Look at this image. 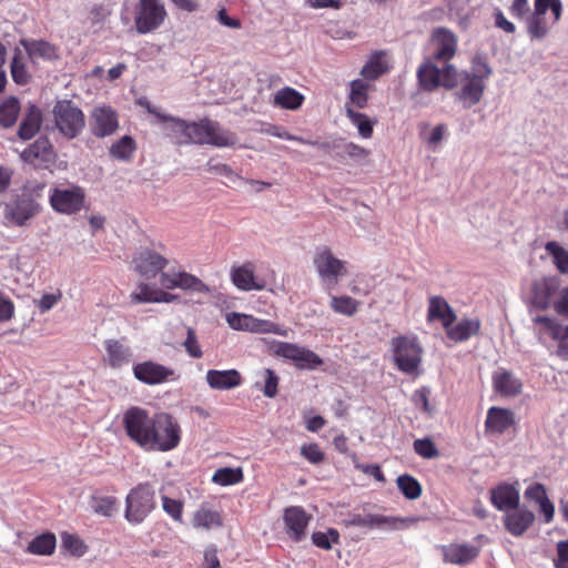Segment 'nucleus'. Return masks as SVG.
<instances>
[{"label": "nucleus", "instance_id": "obj_1", "mask_svg": "<svg viewBox=\"0 0 568 568\" xmlns=\"http://www.w3.org/2000/svg\"><path fill=\"white\" fill-rule=\"evenodd\" d=\"M169 261L155 251L142 248L132 260L133 270L143 278L152 280L160 274V283L166 290L181 288L209 294L211 288L199 277L186 272H163Z\"/></svg>", "mask_w": 568, "mask_h": 568}, {"label": "nucleus", "instance_id": "obj_2", "mask_svg": "<svg viewBox=\"0 0 568 568\" xmlns=\"http://www.w3.org/2000/svg\"><path fill=\"white\" fill-rule=\"evenodd\" d=\"M390 349L397 369L409 376L420 374L424 349L415 335H400L392 338Z\"/></svg>", "mask_w": 568, "mask_h": 568}, {"label": "nucleus", "instance_id": "obj_3", "mask_svg": "<svg viewBox=\"0 0 568 568\" xmlns=\"http://www.w3.org/2000/svg\"><path fill=\"white\" fill-rule=\"evenodd\" d=\"M53 130L67 139L79 138L85 128V115L83 111L71 100H59L54 103L52 111Z\"/></svg>", "mask_w": 568, "mask_h": 568}, {"label": "nucleus", "instance_id": "obj_4", "mask_svg": "<svg viewBox=\"0 0 568 568\" xmlns=\"http://www.w3.org/2000/svg\"><path fill=\"white\" fill-rule=\"evenodd\" d=\"M237 142V136L222 128L217 122L211 120L191 122L187 144H210L216 148H227L236 145Z\"/></svg>", "mask_w": 568, "mask_h": 568}, {"label": "nucleus", "instance_id": "obj_5", "mask_svg": "<svg viewBox=\"0 0 568 568\" xmlns=\"http://www.w3.org/2000/svg\"><path fill=\"white\" fill-rule=\"evenodd\" d=\"M417 78L426 91H434L438 87L452 90L458 84V71L453 64L439 68L432 60H426L418 67Z\"/></svg>", "mask_w": 568, "mask_h": 568}, {"label": "nucleus", "instance_id": "obj_6", "mask_svg": "<svg viewBox=\"0 0 568 568\" xmlns=\"http://www.w3.org/2000/svg\"><path fill=\"white\" fill-rule=\"evenodd\" d=\"M155 415L150 416L140 407H131L123 415L126 435L140 447L148 450L154 430Z\"/></svg>", "mask_w": 568, "mask_h": 568}, {"label": "nucleus", "instance_id": "obj_7", "mask_svg": "<svg viewBox=\"0 0 568 568\" xmlns=\"http://www.w3.org/2000/svg\"><path fill=\"white\" fill-rule=\"evenodd\" d=\"M153 429L148 452H169L179 445L181 428L170 414H155Z\"/></svg>", "mask_w": 568, "mask_h": 568}, {"label": "nucleus", "instance_id": "obj_8", "mask_svg": "<svg viewBox=\"0 0 568 568\" xmlns=\"http://www.w3.org/2000/svg\"><path fill=\"white\" fill-rule=\"evenodd\" d=\"M168 17L162 0H139L134 9V27L139 34L159 29Z\"/></svg>", "mask_w": 568, "mask_h": 568}, {"label": "nucleus", "instance_id": "obj_9", "mask_svg": "<svg viewBox=\"0 0 568 568\" xmlns=\"http://www.w3.org/2000/svg\"><path fill=\"white\" fill-rule=\"evenodd\" d=\"M346 264L326 245L316 247L313 255V265L322 283L337 284L341 277L347 275Z\"/></svg>", "mask_w": 568, "mask_h": 568}, {"label": "nucleus", "instance_id": "obj_10", "mask_svg": "<svg viewBox=\"0 0 568 568\" xmlns=\"http://www.w3.org/2000/svg\"><path fill=\"white\" fill-rule=\"evenodd\" d=\"M154 490L148 484L133 488L125 499V518L131 524H141L154 509Z\"/></svg>", "mask_w": 568, "mask_h": 568}, {"label": "nucleus", "instance_id": "obj_11", "mask_svg": "<svg viewBox=\"0 0 568 568\" xmlns=\"http://www.w3.org/2000/svg\"><path fill=\"white\" fill-rule=\"evenodd\" d=\"M40 211V205L27 194L17 196L14 200L1 205L3 225L24 226L29 220Z\"/></svg>", "mask_w": 568, "mask_h": 568}, {"label": "nucleus", "instance_id": "obj_12", "mask_svg": "<svg viewBox=\"0 0 568 568\" xmlns=\"http://www.w3.org/2000/svg\"><path fill=\"white\" fill-rule=\"evenodd\" d=\"M85 193L82 187L73 185L67 189L55 187L50 194L52 209L62 214H74L84 205Z\"/></svg>", "mask_w": 568, "mask_h": 568}, {"label": "nucleus", "instance_id": "obj_13", "mask_svg": "<svg viewBox=\"0 0 568 568\" xmlns=\"http://www.w3.org/2000/svg\"><path fill=\"white\" fill-rule=\"evenodd\" d=\"M91 133L98 139H104L116 132L119 129V116L110 105H95L89 115Z\"/></svg>", "mask_w": 568, "mask_h": 568}, {"label": "nucleus", "instance_id": "obj_14", "mask_svg": "<svg viewBox=\"0 0 568 568\" xmlns=\"http://www.w3.org/2000/svg\"><path fill=\"white\" fill-rule=\"evenodd\" d=\"M133 376L145 385H160L178 379V375L171 367L153 361H144L133 366Z\"/></svg>", "mask_w": 568, "mask_h": 568}, {"label": "nucleus", "instance_id": "obj_15", "mask_svg": "<svg viewBox=\"0 0 568 568\" xmlns=\"http://www.w3.org/2000/svg\"><path fill=\"white\" fill-rule=\"evenodd\" d=\"M560 287V281L556 276L541 277L532 282L529 306L537 310L549 308Z\"/></svg>", "mask_w": 568, "mask_h": 568}, {"label": "nucleus", "instance_id": "obj_16", "mask_svg": "<svg viewBox=\"0 0 568 568\" xmlns=\"http://www.w3.org/2000/svg\"><path fill=\"white\" fill-rule=\"evenodd\" d=\"M457 85H459V90L455 93V97L464 109H470L478 104L486 89V83L468 77V72H458Z\"/></svg>", "mask_w": 568, "mask_h": 568}, {"label": "nucleus", "instance_id": "obj_17", "mask_svg": "<svg viewBox=\"0 0 568 568\" xmlns=\"http://www.w3.org/2000/svg\"><path fill=\"white\" fill-rule=\"evenodd\" d=\"M532 331L541 344L549 341H556L560 344L562 338L568 334V326L557 322L548 316H531Z\"/></svg>", "mask_w": 568, "mask_h": 568}, {"label": "nucleus", "instance_id": "obj_18", "mask_svg": "<svg viewBox=\"0 0 568 568\" xmlns=\"http://www.w3.org/2000/svg\"><path fill=\"white\" fill-rule=\"evenodd\" d=\"M546 7L544 0H535L532 12L525 19L526 30L531 40L545 39L551 28L545 17Z\"/></svg>", "mask_w": 568, "mask_h": 568}, {"label": "nucleus", "instance_id": "obj_19", "mask_svg": "<svg viewBox=\"0 0 568 568\" xmlns=\"http://www.w3.org/2000/svg\"><path fill=\"white\" fill-rule=\"evenodd\" d=\"M283 519L286 531L292 539L300 541L305 537V530L311 516L303 508L297 506L286 508Z\"/></svg>", "mask_w": 568, "mask_h": 568}, {"label": "nucleus", "instance_id": "obj_20", "mask_svg": "<svg viewBox=\"0 0 568 568\" xmlns=\"http://www.w3.org/2000/svg\"><path fill=\"white\" fill-rule=\"evenodd\" d=\"M433 59L447 62L456 52V38L446 29H436L432 34Z\"/></svg>", "mask_w": 568, "mask_h": 568}, {"label": "nucleus", "instance_id": "obj_21", "mask_svg": "<svg viewBox=\"0 0 568 568\" xmlns=\"http://www.w3.org/2000/svg\"><path fill=\"white\" fill-rule=\"evenodd\" d=\"M104 362L113 369H119L132 362V351L119 339L104 341Z\"/></svg>", "mask_w": 568, "mask_h": 568}, {"label": "nucleus", "instance_id": "obj_22", "mask_svg": "<svg viewBox=\"0 0 568 568\" xmlns=\"http://www.w3.org/2000/svg\"><path fill=\"white\" fill-rule=\"evenodd\" d=\"M206 383L212 389L227 390L241 385L242 378L236 369H209L205 376Z\"/></svg>", "mask_w": 568, "mask_h": 568}, {"label": "nucleus", "instance_id": "obj_23", "mask_svg": "<svg viewBox=\"0 0 568 568\" xmlns=\"http://www.w3.org/2000/svg\"><path fill=\"white\" fill-rule=\"evenodd\" d=\"M493 385L497 393L505 397H514L521 393L523 383L514 373L499 369L493 375Z\"/></svg>", "mask_w": 568, "mask_h": 568}, {"label": "nucleus", "instance_id": "obj_24", "mask_svg": "<svg viewBox=\"0 0 568 568\" xmlns=\"http://www.w3.org/2000/svg\"><path fill=\"white\" fill-rule=\"evenodd\" d=\"M490 500L499 510L516 509L519 504V491L513 485L501 484L491 489Z\"/></svg>", "mask_w": 568, "mask_h": 568}, {"label": "nucleus", "instance_id": "obj_25", "mask_svg": "<svg viewBox=\"0 0 568 568\" xmlns=\"http://www.w3.org/2000/svg\"><path fill=\"white\" fill-rule=\"evenodd\" d=\"M41 124V109L33 103H29L19 125L18 136L24 141L32 139L39 132Z\"/></svg>", "mask_w": 568, "mask_h": 568}, {"label": "nucleus", "instance_id": "obj_26", "mask_svg": "<svg viewBox=\"0 0 568 568\" xmlns=\"http://www.w3.org/2000/svg\"><path fill=\"white\" fill-rule=\"evenodd\" d=\"M535 515L527 509L518 507L505 515L504 523L506 529L514 536H521L534 523Z\"/></svg>", "mask_w": 568, "mask_h": 568}, {"label": "nucleus", "instance_id": "obj_27", "mask_svg": "<svg viewBox=\"0 0 568 568\" xmlns=\"http://www.w3.org/2000/svg\"><path fill=\"white\" fill-rule=\"evenodd\" d=\"M54 158L53 145L48 138H39L29 148L21 153V159L29 163H34L37 160L41 162H49Z\"/></svg>", "mask_w": 568, "mask_h": 568}, {"label": "nucleus", "instance_id": "obj_28", "mask_svg": "<svg viewBox=\"0 0 568 568\" xmlns=\"http://www.w3.org/2000/svg\"><path fill=\"white\" fill-rule=\"evenodd\" d=\"M478 556V548L465 544L449 545L444 548V559L455 565H465Z\"/></svg>", "mask_w": 568, "mask_h": 568}, {"label": "nucleus", "instance_id": "obj_29", "mask_svg": "<svg viewBox=\"0 0 568 568\" xmlns=\"http://www.w3.org/2000/svg\"><path fill=\"white\" fill-rule=\"evenodd\" d=\"M456 316L448 305V303L439 296H433L429 298L428 305V320H440L443 326L448 328L455 321Z\"/></svg>", "mask_w": 568, "mask_h": 568}, {"label": "nucleus", "instance_id": "obj_30", "mask_svg": "<svg viewBox=\"0 0 568 568\" xmlns=\"http://www.w3.org/2000/svg\"><path fill=\"white\" fill-rule=\"evenodd\" d=\"M515 423L514 413L506 408L491 407L488 410L486 427L495 433H504Z\"/></svg>", "mask_w": 568, "mask_h": 568}, {"label": "nucleus", "instance_id": "obj_31", "mask_svg": "<svg viewBox=\"0 0 568 568\" xmlns=\"http://www.w3.org/2000/svg\"><path fill=\"white\" fill-rule=\"evenodd\" d=\"M164 123L163 130L178 144H187L189 129L191 122H186L180 118L166 114V119L162 121Z\"/></svg>", "mask_w": 568, "mask_h": 568}, {"label": "nucleus", "instance_id": "obj_32", "mask_svg": "<svg viewBox=\"0 0 568 568\" xmlns=\"http://www.w3.org/2000/svg\"><path fill=\"white\" fill-rule=\"evenodd\" d=\"M231 276L233 284L241 291H261L264 288L263 284L255 281L254 272L248 265L233 267Z\"/></svg>", "mask_w": 568, "mask_h": 568}, {"label": "nucleus", "instance_id": "obj_33", "mask_svg": "<svg viewBox=\"0 0 568 568\" xmlns=\"http://www.w3.org/2000/svg\"><path fill=\"white\" fill-rule=\"evenodd\" d=\"M480 322L478 320L464 318L456 325L446 328L447 336L455 342H464L478 334Z\"/></svg>", "mask_w": 568, "mask_h": 568}, {"label": "nucleus", "instance_id": "obj_34", "mask_svg": "<svg viewBox=\"0 0 568 568\" xmlns=\"http://www.w3.org/2000/svg\"><path fill=\"white\" fill-rule=\"evenodd\" d=\"M304 101V95L291 87H284L274 94L273 104L286 110H297Z\"/></svg>", "mask_w": 568, "mask_h": 568}, {"label": "nucleus", "instance_id": "obj_35", "mask_svg": "<svg viewBox=\"0 0 568 568\" xmlns=\"http://www.w3.org/2000/svg\"><path fill=\"white\" fill-rule=\"evenodd\" d=\"M23 48L32 60L44 59L53 60L58 57L54 45L42 40H22Z\"/></svg>", "mask_w": 568, "mask_h": 568}, {"label": "nucleus", "instance_id": "obj_36", "mask_svg": "<svg viewBox=\"0 0 568 568\" xmlns=\"http://www.w3.org/2000/svg\"><path fill=\"white\" fill-rule=\"evenodd\" d=\"M192 525L196 529L210 530L221 527L222 518L217 511L201 507L193 514Z\"/></svg>", "mask_w": 568, "mask_h": 568}, {"label": "nucleus", "instance_id": "obj_37", "mask_svg": "<svg viewBox=\"0 0 568 568\" xmlns=\"http://www.w3.org/2000/svg\"><path fill=\"white\" fill-rule=\"evenodd\" d=\"M57 546L54 534L44 532L34 537L28 545L27 551L38 556H50Z\"/></svg>", "mask_w": 568, "mask_h": 568}, {"label": "nucleus", "instance_id": "obj_38", "mask_svg": "<svg viewBox=\"0 0 568 568\" xmlns=\"http://www.w3.org/2000/svg\"><path fill=\"white\" fill-rule=\"evenodd\" d=\"M21 106L16 97L6 99L0 104V125L3 128H11L16 124Z\"/></svg>", "mask_w": 568, "mask_h": 568}, {"label": "nucleus", "instance_id": "obj_39", "mask_svg": "<svg viewBox=\"0 0 568 568\" xmlns=\"http://www.w3.org/2000/svg\"><path fill=\"white\" fill-rule=\"evenodd\" d=\"M346 115L363 139L372 138L375 122L371 118L348 106L346 108Z\"/></svg>", "mask_w": 568, "mask_h": 568}, {"label": "nucleus", "instance_id": "obj_40", "mask_svg": "<svg viewBox=\"0 0 568 568\" xmlns=\"http://www.w3.org/2000/svg\"><path fill=\"white\" fill-rule=\"evenodd\" d=\"M546 252L551 256L552 263L561 274H568V250L556 241H549L545 245Z\"/></svg>", "mask_w": 568, "mask_h": 568}, {"label": "nucleus", "instance_id": "obj_41", "mask_svg": "<svg viewBox=\"0 0 568 568\" xmlns=\"http://www.w3.org/2000/svg\"><path fill=\"white\" fill-rule=\"evenodd\" d=\"M136 149L135 141L130 135H124L115 143H113L109 150L112 158L121 161H129Z\"/></svg>", "mask_w": 568, "mask_h": 568}, {"label": "nucleus", "instance_id": "obj_42", "mask_svg": "<svg viewBox=\"0 0 568 568\" xmlns=\"http://www.w3.org/2000/svg\"><path fill=\"white\" fill-rule=\"evenodd\" d=\"M387 71V63L381 53L373 54L366 64L362 68L361 74L366 80H376Z\"/></svg>", "mask_w": 568, "mask_h": 568}, {"label": "nucleus", "instance_id": "obj_43", "mask_svg": "<svg viewBox=\"0 0 568 568\" xmlns=\"http://www.w3.org/2000/svg\"><path fill=\"white\" fill-rule=\"evenodd\" d=\"M417 518L414 517H388L384 515H376L375 527L382 528L385 530H399L402 528H406L415 523H417Z\"/></svg>", "mask_w": 568, "mask_h": 568}, {"label": "nucleus", "instance_id": "obj_44", "mask_svg": "<svg viewBox=\"0 0 568 568\" xmlns=\"http://www.w3.org/2000/svg\"><path fill=\"white\" fill-rule=\"evenodd\" d=\"M371 84L362 79H355L349 83V101L355 106L362 109L367 103V91Z\"/></svg>", "mask_w": 568, "mask_h": 568}, {"label": "nucleus", "instance_id": "obj_45", "mask_svg": "<svg viewBox=\"0 0 568 568\" xmlns=\"http://www.w3.org/2000/svg\"><path fill=\"white\" fill-rule=\"evenodd\" d=\"M212 480L221 486L239 484L243 480L242 468H220L213 474Z\"/></svg>", "mask_w": 568, "mask_h": 568}, {"label": "nucleus", "instance_id": "obj_46", "mask_svg": "<svg viewBox=\"0 0 568 568\" xmlns=\"http://www.w3.org/2000/svg\"><path fill=\"white\" fill-rule=\"evenodd\" d=\"M397 487L407 499H417L422 495L420 484L409 475L397 477Z\"/></svg>", "mask_w": 568, "mask_h": 568}, {"label": "nucleus", "instance_id": "obj_47", "mask_svg": "<svg viewBox=\"0 0 568 568\" xmlns=\"http://www.w3.org/2000/svg\"><path fill=\"white\" fill-rule=\"evenodd\" d=\"M358 302L351 296H332L331 307L334 312L352 316L357 312Z\"/></svg>", "mask_w": 568, "mask_h": 568}, {"label": "nucleus", "instance_id": "obj_48", "mask_svg": "<svg viewBox=\"0 0 568 568\" xmlns=\"http://www.w3.org/2000/svg\"><path fill=\"white\" fill-rule=\"evenodd\" d=\"M251 332L256 334H275L280 336H287V329L282 327L281 325L268 321L256 318L253 316V323L251 325Z\"/></svg>", "mask_w": 568, "mask_h": 568}, {"label": "nucleus", "instance_id": "obj_49", "mask_svg": "<svg viewBox=\"0 0 568 568\" xmlns=\"http://www.w3.org/2000/svg\"><path fill=\"white\" fill-rule=\"evenodd\" d=\"M61 548L75 557L83 556L87 549L83 541L78 536L69 532L61 534Z\"/></svg>", "mask_w": 568, "mask_h": 568}, {"label": "nucleus", "instance_id": "obj_50", "mask_svg": "<svg viewBox=\"0 0 568 568\" xmlns=\"http://www.w3.org/2000/svg\"><path fill=\"white\" fill-rule=\"evenodd\" d=\"M468 77H471L483 83L491 75L493 70L483 57H475L471 60L470 70L467 71Z\"/></svg>", "mask_w": 568, "mask_h": 568}, {"label": "nucleus", "instance_id": "obj_51", "mask_svg": "<svg viewBox=\"0 0 568 568\" xmlns=\"http://www.w3.org/2000/svg\"><path fill=\"white\" fill-rule=\"evenodd\" d=\"M323 364L322 358L311 349L301 347L295 361L296 367L301 369H314Z\"/></svg>", "mask_w": 568, "mask_h": 568}, {"label": "nucleus", "instance_id": "obj_52", "mask_svg": "<svg viewBox=\"0 0 568 568\" xmlns=\"http://www.w3.org/2000/svg\"><path fill=\"white\" fill-rule=\"evenodd\" d=\"M225 320L233 329L251 332L253 315L231 312L226 314Z\"/></svg>", "mask_w": 568, "mask_h": 568}, {"label": "nucleus", "instance_id": "obj_53", "mask_svg": "<svg viewBox=\"0 0 568 568\" xmlns=\"http://www.w3.org/2000/svg\"><path fill=\"white\" fill-rule=\"evenodd\" d=\"M313 544L322 549L328 550L332 548V544H337L339 540V534L336 529H328L327 532L316 531L312 535Z\"/></svg>", "mask_w": 568, "mask_h": 568}, {"label": "nucleus", "instance_id": "obj_54", "mask_svg": "<svg viewBox=\"0 0 568 568\" xmlns=\"http://www.w3.org/2000/svg\"><path fill=\"white\" fill-rule=\"evenodd\" d=\"M11 75L16 83L26 84L29 79L23 58L20 51H17L11 61Z\"/></svg>", "mask_w": 568, "mask_h": 568}, {"label": "nucleus", "instance_id": "obj_55", "mask_svg": "<svg viewBox=\"0 0 568 568\" xmlns=\"http://www.w3.org/2000/svg\"><path fill=\"white\" fill-rule=\"evenodd\" d=\"M158 290H152L149 284L140 283L138 290L131 293L130 298L132 303H155Z\"/></svg>", "mask_w": 568, "mask_h": 568}, {"label": "nucleus", "instance_id": "obj_56", "mask_svg": "<svg viewBox=\"0 0 568 568\" xmlns=\"http://www.w3.org/2000/svg\"><path fill=\"white\" fill-rule=\"evenodd\" d=\"M414 449L417 455L423 458H435L439 455L435 444L429 438L416 439L414 442Z\"/></svg>", "mask_w": 568, "mask_h": 568}, {"label": "nucleus", "instance_id": "obj_57", "mask_svg": "<svg viewBox=\"0 0 568 568\" xmlns=\"http://www.w3.org/2000/svg\"><path fill=\"white\" fill-rule=\"evenodd\" d=\"M161 500H162V508H163V510L169 516H171L173 520L181 521V519H182V509H183L182 501H180L178 499L169 498L165 495H162Z\"/></svg>", "mask_w": 568, "mask_h": 568}, {"label": "nucleus", "instance_id": "obj_58", "mask_svg": "<svg viewBox=\"0 0 568 568\" xmlns=\"http://www.w3.org/2000/svg\"><path fill=\"white\" fill-rule=\"evenodd\" d=\"M183 346L187 354L193 358H200L203 355L202 348L197 342L195 331L192 327L186 329V338L183 342Z\"/></svg>", "mask_w": 568, "mask_h": 568}, {"label": "nucleus", "instance_id": "obj_59", "mask_svg": "<svg viewBox=\"0 0 568 568\" xmlns=\"http://www.w3.org/2000/svg\"><path fill=\"white\" fill-rule=\"evenodd\" d=\"M509 12L514 18L525 20L530 13L529 0H513Z\"/></svg>", "mask_w": 568, "mask_h": 568}, {"label": "nucleus", "instance_id": "obj_60", "mask_svg": "<svg viewBox=\"0 0 568 568\" xmlns=\"http://www.w3.org/2000/svg\"><path fill=\"white\" fill-rule=\"evenodd\" d=\"M264 377H265V385H264L263 393L266 397L272 398L277 393L278 378H277L276 374L270 368H266L264 371Z\"/></svg>", "mask_w": 568, "mask_h": 568}, {"label": "nucleus", "instance_id": "obj_61", "mask_svg": "<svg viewBox=\"0 0 568 568\" xmlns=\"http://www.w3.org/2000/svg\"><path fill=\"white\" fill-rule=\"evenodd\" d=\"M300 348L295 344L281 342L276 346V354L295 363Z\"/></svg>", "mask_w": 568, "mask_h": 568}, {"label": "nucleus", "instance_id": "obj_62", "mask_svg": "<svg viewBox=\"0 0 568 568\" xmlns=\"http://www.w3.org/2000/svg\"><path fill=\"white\" fill-rule=\"evenodd\" d=\"M301 454L312 464H317L323 460L324 454L321 452L316 444L304 445L301 447Z\"/></svg>", "mask_w": 568, "mask_h": 568}, {"label": "nucleus", "instance_id": "obj_63", "mask_svg": "<svg viewBox=\"0 0 568 568\" xmlns=\"http://www.w3.org/2000/svg\"><path fill=\"white\" fill-rule=\"evenodd\" d=\"M525 497L534 500L538 505L548 498L542 484H534L529 486L525 491Z\"/></svg>", "mask_w": 568, "mask_h": 568}, {"label": "nucleus", "instance_id": "obj_64", "mask_svg": "<svg viewBox=\"0 0 568 568\" xmlns=\"http://www.w3.org/2000/svg\"><path fill=\"white\" fill-rule=\"evenodd\" d=\"M554 564L556 568H568V540L557 544V558Z\"/></svg>", "mask_w": 568, "mask_h": 568}]
</instances>
